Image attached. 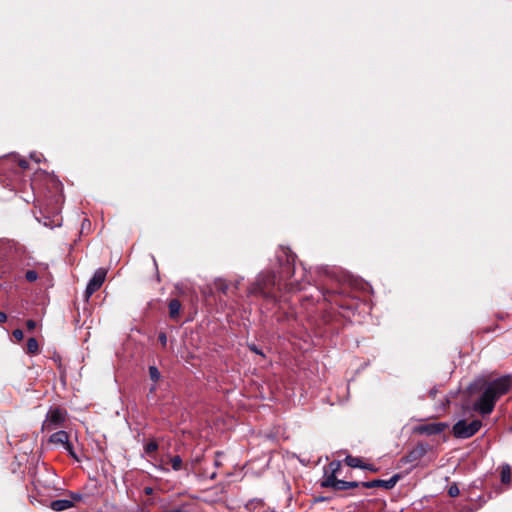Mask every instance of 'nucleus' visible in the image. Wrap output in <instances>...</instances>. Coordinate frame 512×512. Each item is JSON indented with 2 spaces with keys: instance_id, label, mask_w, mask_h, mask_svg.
Returning <instances> with one entry per match:
<instances>
[{
  "instance_id": "obj_26",
  "label": "nucleus",
  "mask_w": 512,
  "mask_h": 512,
  "mask_svg": "<svg viewBox=\"0 0 512 512\" xmlns=\"http://www.w3.org/2000/svg\"><path fill=\"white\" fill-rule=\"evenodd\" d=\"M69 495H70V497L72 499L71 500L72 502L73 501H80L83 498V495L81 493H79V492H70Z\"/></svg>"
},
{
  "instance_id": "obj_5",
  "label": "nucleus",
  "mask_w": 512,
  "mask_h": 512,
  "mask_svg": "<svg viewBox=\"0 0 512 512\" xmlns=\"http://www.w3.org/2000/svg\"><path fill=\"white\" fill-rule=\"evenodd\" d=\"M64 421L65 413L62 409H50L47 413L45 421L43 422V429L53 430L60 426Z\"/></svg>"
},
{
  "instance_id": "obj_12",
  "label": "nucleus",
  "mask_w": 512,
  "mask_h": 512,
  "mask_svg": "<svg viewBox=\"0 0 512 512\" xmlns=\"http://www.w3.org/2000/svg\"><path fill=\"white\" fill-rule=\"evenodd\" d=\"M168 308L169 316L172 319H175L179 315L181 309V302L178 299H172L169 301Z\"/></svg>"
},
{
  "instance_id": "obj_24",
  "label": "nucleus",
  "mask_w": 512,
  "mask_h": 512,
  "mask_svg": "<svg viewBox=\"0 0 512 512\" xmlns=\"http://www.w3.org/2000/svg\"><path fill=\"white\" fill-rule=\"evenodd\" d=\"M63 447L72 457L76 458L73 445L69 441Z\"/></svg>"
},
{
  "instance_id": "obj_40",
  "label": "nucleus",
  "mask_w": 512,
  "mask_h": 512,
  "mask_svg": "<svg viewBox=\"0 0 512 512\" xmlns=\"http://www.w3.org/2000/svg\"><path fill=\"white\" fill-rule=\"evenodd\" d=\"M214 464H215L216 467H218L220 465V463L217 460L215 461Z\"/></svg>"
},
{
  "instance_id": "obj_16",
  "label": "nucleus",
  "mask_w": 512,
  "mask_h": 512,
  "mask_svg": "<svg viewBox=\"0 0 512 512\" xmlns=\"http://www.w3.org/2000/svg\"><path fill=\"white\" fill-rule=\"evenodd\" d=\"M215 287H216V289L218 291H220L224 295H226L228 293L229 285H228V283L224 279H221V278L216 279L215 280Z\"/></svg>"
},
{
  "instance_id": "obj_11",
  "label": "nucleus",
  "mask_w": 512,
  "mask_h": 512,
  "mask_svg": "<svg viewBox=\"0 0 512 512\" xmlns=\"http://www.w3.org/2000/svg\"><path fill=\"white\" fill-rule=\"evenodd\" d=\"M500 470V481L504 485L511 483V467L509 464L504 463L499 467Z\"/></svg>"
},
{
  "instance_id": "obj_22",
  "label": "nucleus",
  "mask_w": 512,
  "mask_h": 512,
  "mask_svg": "<svg viewBox=\"0 0 512 512\" xmlns=\"http://www.w3.org/2000/svg\"><path fill=\"white\" fill-rule=\"evenodd\" d=\"M459 493H460V490H459V488H458V486L456 484H452V485L449 486V488H448V495L450 497H456V496L459 495Z\"/></svg>"
},
{
  "instance_id": "obj_21",
  "label": "nucleus",
  "mask_w": 512,
  "mask_h": 512,
  "mask_svg": "<svg viewBox=\"0 0 512 512\" xmlns=\"http://www.w3.org/2000/svg\"><path fill=\"white\" fill-rule=\"evenodd\" d=\"M353 285H354V291L358 288H361L363 290H369L371 287L368 285V284H363L362 281L358 280L357 278L354 277V282H353Z\"/></svg>"
},
{
  "instance_id": "obj_37",
  "label": "nucleus",
  "mask_w": 512,
  "mask_h": 512,
  "mask_svg": "<svg viewBox=\"0 0 512 512\" xmlns=\"http://www.w3.org/2000/svg\"><path fill=\"white\" fill-rule=\"evenodd\" d=\"M216 477V473H212L211 476H210V479H214Z\"/></svg>"
},
{
  "instance_id": "obj_13",
  "label": "nucleus",
  "mask_w": 512,
  "mask_h": 512,
  "mask_svg": "<svg viewBox=\"0 0 512 512\" xmlns=\"http://www.w3.org/2000/svg\"><path fill=\"white\" fill-rule=\"evenodd\" d=\"M354 468L366 469V470H369L371 472H377L378 471L377 467H375L372 464H365L363 462V460L361 458H359V457H354Z\"/></svg>"
},
{
  "instance_id": "obj_23",
  "label": "nucleus",
  "mask_w": 512,
  "mask_h": 512,
  "mask_svg": "<svg viewBox=\"0 0 512 512\" xmlns=\"http://www.w3.org/2000/svg\"><path fill=\"white\" fill-rule=\"evenodd\" d=\"M248 348H249L250 351H252V352H254V353H256V354H258V355H260L262 357H265L263 351L257 345H255L253 343L252 344H248Z\"/></svg>"
},
{
  "instance_id": "obj_30",
  "label": "nucleus",
  "mask_w": 512,
  "mask_h": 512,
  "mask_svg": "<svg viewBox=\"0 0 512 512\" xmlns=\"http://www.w3.org/2000/svg\"><path fill=\"white\" fill-rule=\"evenodd\" d=\"M243 280H244V277H243V276H241V277H239V278L235 281V283H234V285H233V286H234V288H235L236 290L239 288V286L241 285V283H242V281H243Z\"/></svg>"
},
{
  "instance_id": "obj_14",
  "label": "nucleus",
  "mask_w": 512,
  "mask_h": 512,
  "mask_svg": "<svg viewBox=\"0 0 512 512\" xmlns=\"http://www.w3.org/2000/svg\"><path fill=\"white\" fill-rule=\"evenodd\" d=\"M26 351L29 354H37L39 351L38 342L35 338H29L27 341Z\"/></svg>"
},
{
  "instance_id": "obj_36",
  "label": "nucleus",
  "mask_w": 512,
  "mask_h": 512,
  "mask_svg": "<svg viewBox=\"0 0 512 512\" xmlns=\"http://www.w3.org/2000/svg\"><path fill=\"white\" fill-rule=\"evenodd\" d=\"M145 492H146V494H150L152 492V489L148 487L145 489Z\"/></svg>"
},
{
  "instance_id": "obj_6",
  "label": "nucleus",
  "mask_w": 512,
  "mask_h": 512,
  "mask_svg": "<svg viewBox=\"0 0 512 512\" xmlns=\"http://www.w3.org/2000/svg\"><path fill=\"white\" fill-rule=\"evenodd\" d=\"M399 479L400 475L395 474L388 480L375 479L368 482H362L361 485L365 488L382 487L385 490H390L395 487Z\"/></svg>"
},
{
  "instance_id": "obj_7",
  "label": "nucleus",
  "mask_w": 512,
  "mask_h": 512,
  "mask_svg": "<svg viewBox=\"0 0 512 512\" xmlns=\"http://www.w3.org/2000/svg\"><path fill=\"white\" fill-rule=\"evenodd\" d=\"M322 485L325 487H333L337 490H346L352 487V482L337 479L334 475H327Z\"/></svg>"
},
{
  "instance_id": "obj_19",
  "label": "nucleus",
  "mask_w": 512,
  "mask_h": 512,
  "mask_svg": "<svg viewBox=\"0 0 512 512\" xmlns=\"http://www.w3.org/2000/svg\"><path fill=\"white\" fill-rule=\"evenodd\" d=\"M158 449V443L156 441H150L144 446V451L146 454L150 455Z\"/></svg>"
},
{
  "instance_id": "obj_28",
  "label": "nucleus",
  "mask_w": 512,
  "mask_h": 512,
  "mask_svg": "<svg viewBox=\"0 0 512 512\" xmlns=\"http://www.w3.org/2000/svg\"><path fill=\"white\" fill-rule=\"evenodd\" d=\"M26 326H27V329H28V330L32 331V330H34V329H35V327H36V322H35L34 320H31V319H30V320H28V321L26 322Z\"/></svg>"
},
{
  "instance_id": "obj_4",
  "label": "nucleus",
  "mask_w": 512,
  "mask_h": 512,
  "mask_svg": "<svg viewBox=\"0 0 512 512\" xmlns=\"http://www.w3.org/2000/svg\"><path fill=\"white\" fill-rule=\"evenodd\" d=\"M106 273V270L103 268H99L94 272L85 289L86 301L102 286L106 278Z\"/></svg>"
},
{
  "instance_id": "obj_34",
  "label": "nucleus",
  "mask_w": 512,
  "mask_h": 512,
  "mask_svg": "<svg viewBox=\"0 0 512 512\" xmlns=\"http://www.w3.org/2000/svg\"><path fill=\"white\" fill-rule=\"evenodd\" d=\"M164 512H187V511H184L181 508H174V509L166 510Z\"/></svg>"
},
{
  "instance_id": "obj_17",
  "label": "nucleus",
  "mask_w": 512,
  "mask_h": 512,
  "mask_svg": "<svg viewBox=\"0 0 512 512\" xmlns=\"http://www.w3.org/2000/svg\"><path fill=\"white\" fill-rule=\"evenodd\" d=\"M170 462L174 471H179L182 468V458L179 455L172 457Z\"/></svg>"
},
{
  "instance_id": "obj_29",
  "label": "nucleus",
  "mask_w": 512,
  "mask_h": 512,
  "mask_svg": "<svg viewBox=\"0 0 512 512\" xmlns=\"http://www.w3.org/2000/svg\"><path fill=\"white\" fill-rule=\"evenodd\" d=\"M19 166L22 168V169H27L29 167V163L27 160L25 159H21L19 160Z\"/></svg>"
},
{
  "instance_id": "obj_32",
  "label": "nucleus",
  "mask_w": 512,
  "mask_h": 512,
  "mask_svg": "<svg viewBox=\"0 0 512 512\" xmlns=\"http://www.w3.org/2000/svg\"><path fill=\"white\" fill-rule=\"evenodd\" d=\"M7 320V315L4 312H0V323H4Z\"/></svg>"
},
{
  "instance_id": "obj_33",
  "label": "nucleus",
  "mask_w": 512,
  "mask_h": 512,
  "mask_svg": "<svg viewBox=\"0 0 512 512\" xmlns=\"http://www.w3.org/2000/svg\"><path fill=\"white\" fill-rule=\"evenodd\" d=\"M436 394H437V389H436V388H433V389H431V390L429 391V396H430L431 398H435Z\"/></svg>"
},
{
  "instance_id": "obj_1",
  "label": "nucleus",
  "mask_w": 512,
  "mask_h": 512,
  "mask_svg": "<svg viewBox=\"0 0 512 512\" xmlns=\"http://www.w3.org/2000/svg\"><path fill=\"white\" fill-rule=\"evenodd\" d=\"M275 257L279 265V278L277 279L273 271L260 272L255 281L248 287L249 296L259 295L268 301L275 302L277 299L275 289H281L280 283L282 280H287L285 288L288 292L302 290L304 288L301 284L302 278L292 280L295 274L294 265L296 255L293 254L289 248L281 246L276 251Z\"/></svg>"
},
{
  "instance_id": "obj_42",
  "label": "nucleus",
  "mask_w": 512,
  "mask_h": 512,
  "mask_svg": "<svg viewBox=\"0 0 512 512\" xmlns=\"http://www.w3.org/2000/svg\"><path fill=\"white\" fill-rule=\"evenodd\" d=\"M445 407H446V404H443L441 409L444 410Z\"/></svg>"
},
{
  "instance_id": "obj_15",
  "label": "nucleus",
  "mask_w": 512,
  "mask_h": 512,
  "mask_svg": "<svg viewBox=\"0 0 512 512\" xmlns=\"http://www.w3.org/2000/svg\"><path fill=\"white\" fill-rule=\"evenodd\" d=\"M340 467H341L340 461L334 460V461L330 462V464H329L330 472L329 473L327 471L325 472V478L327 477V475H334V477H337V473H338Z\"/></svg>"
},
{
  "instance_id": "obj_25",
  "label": "nucleus",
  "mask_w": 512,
  "mask_h": 512,
  "mask_svg": "<svg viewBox=\"0 0 512 512\" xmlns=\"http://www.w3.org/2000/svg\"><path fill=\"white\" fill-rule=\"evenodd\" d=\"M158 340L163 347L167 345V335L164 332H160L158 335Z\"/></svg>"
},
{
  "instance_id": "obj_41",
  "label": "nucleus",
  "mask_w": 512,
  "mask_h": 512,
  "mask_svg": "<svg viewBox=\"0 0 512 512\" xmlns=\"http://www.w3.org/2000/svg\"><path fill=\"white\" fill-rule=\"evenodd\" d=\"M449 402H450V399L447 397L446 398V404H449Z\"/></svg>"
},
{
  "instance_id": "obj_39",
  "label": "nucleus",
  "mask_w": 512,
  "mask_h": 512,
  "mask_svg": "<svg viewBox=\"0 0 512 512\" xmlns=\"http://www.w3.org/2000/svg\"><path fill=\"white\" fill-rule=\"evenodd\" d=\"M354 488L359 486V483L355 482L353 483Z\"/></svg>"
},
{
  "instance_id": "obj_8",
  "label": "nucleus",
  "mask_w": 512,
  "mask_h": 512,
  "mask_svg": "<svg viewBox=\"0 0 512 512\" xmlns=\"http://www.w3.org/2000/svg\"><path fill=\"white\" fill-rule=\"evenodd\" d=\"M447 427L445 423H430L422 426L420 431L426 433L427 435H437L442 433Z\"/></svg>"
},
{
  "instance_id": "obj_2",
  "label": "nucleus",
  "mask_w": 512,
  "mask_h": 512,
  "mask_svg": "<svg viewBox=\"0 0 512 512\" xmlns=\"http://www.w3.org/2000/svg\"><path fill=\"white\" fill-rule=\"evenodd\" d=\"M511 387L512 377L510 375H504L489 382L484 379L475 380L469 385V391L473 393L476 390H481L482 393L473 405L474 410L482 415L490 414L497 400L505 395Z\"/></svg>"
},
{
  "instance_id": "obj_31",
  "label": "nucleus",
  "mask_w": 512,
  "mask_h": 512,
  "mask_svg": "<svg viewBox=\"0 0 512 512\" xmlns=\"http://www.w3.org/2000/svg\"><path fill=\"white\" fill-rule=\"evenodd\" d=\"M344 462L346 463V465L348 467H352V456L351 455H347L344 459Z\"/></svg>"
},
{
  "instance_id": "obj_20",
  "label": "nucleus",
  "mask_w": 512,
  "mask_h": 512,
  "mask_svg": "<svg viewBox=\"0 0 512 512\" xmlns=\"http://www.w3.org/2000/svg\"><path fill=\"white\" fill-rule=\"evenodd\" d=\"M25 278L28 282H34L38 279V273L35 270H28L25 273Z\"/></svg>"
},
{
  "instance_id": "obj_27",
  "label": "nucleus",
  "mask_w": 512,
  "mask_h": 512,
  "mask_svg": "<svg viewBox=\"0 0 512 512\" xmlns=\"http://www.w3.org/2000/svg\"><path fill=\"white\" fill-rule=\"evenodd\" d=\"M13 336H14L18 341H20V340H22V339H23L24 334H23V331H22L21 329H15V330L13 331Z\"/></svg>"
},
{
  "instance_id": "obj_9",
  "label": "nucleus",
  "mask_w": 512,
  "mask_h": 512,
  "mask_svg": "<svg viewBox=\"0 0 512 512\" xmlns=\"http://www.w3.org/2000/svg\"><path fill=\"white\" fill-rule=\"evenodd\" d=\"M49 507L56 512H61L73 507V502L68 499H58L52 501Z\"/></svg>"
},
{
  "instance_id": "obj_3",
  "label": "nucleus",
  "mask_w": 512,
  "mask_h": 512,
  "mask_svg": "<svg viewBox=\"0 0 512 512\" xmlns=\"http://www.w3.org/2000/svg\"><path fill=\"white\" fill-rule=\"evenodd\" d=\"M482 423L480 420H473L468 423L466 420L461 419L453 425V435L459 439L470 438L475 435L481 428Z\"/></svg>"
},
{
  "instance_id": "obj_10",
  "label": "nucleus",
  "mask_w": 512,
  "mask_h": 512,
  "mask_svg": "<svg viewBox=\"0 0 512 512\" xmlns=\"http://www.w3.org/2000/svg\"><path fill=\"white\" fill-rule=\"evenodd\" d=\"M49 441L53 444H61L64 446L69 441V436L66 431L59 430L50 436Z\"/></svg>"
},
{
  "instance_id": "obj_35",
  "label": "nucleus",
  "mask_w": 512,
  "mask_h": 512,
  "mask_svg": "<svg viewBox=\"0 0 512 512\" xmlns=\"http://www.w3.org/2000/svg\"><path fill=\"white\" fill-rule=\"evenodd\" d=\"M31 158L34 159L36 162H39L40 160L35 156L34 154H31Z\"/></svg>"
},
{
  "instance_id": "obj_18",
  "label": "nucleus",
  "mask_w": 512,
  "mask_h": 512,
  "mask_svg": "<svg viewBox=\"0 0 512 512\" xmlns=\"http://www.w3.org/2000/svg\"><path fill=\"white\" fill-rule=\"evenodd\" d=\"M149 376L150 379L155 383L160 379L161 374L156 366L149 367Z\"/></svg>"
},
{
  "instance_id": "obj_38",
  "label": "nucleus",
  "mask_w": 512,
  "mask_h": 512,
  "mask_svg": "<svg viewBox=\"0 0 512 512\" xmlns=\"http://www.w3.org/2000/svg\"><path fill=\"white\" fill-rule=\"evenodd\" d=\"M155 390H156V386H155V385H154V386H152V387L150 388V391H151V392H153V391H155Z\"/></svg>"
}]
</instances>
